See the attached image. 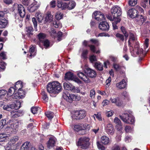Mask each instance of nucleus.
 <instances>
[{
	"instance_id": "4d7b16f0",
	"label": "nucleus",
	"mask_w": 150,
	"mask_h": 150,
	"mask_svg": "<svg viewBox=\"0 0 150 150\" xmlns=\"http://www.w3.org/2000/svg\"><path fill=\"white\" fill-rule=\"evenodd\" d=\"M113 68L116 71H118L120 69V66L119 64L116 63H113Z\"/></svg>"
},
{
	"instance_id": "e2e57ef3",
	"label": "nucleus",
	"mask_w": 150,
	"mask_h": 150,
	"mask_svg": "<svg viewBox=\"0 0 150 150\" xmlns=\"http://www.w3.org/2000/svg\"><path fill=\"white\" fill-rule=\"evenodd\" d=\"M89 59L92 63H93V62L97 60L96 56L94 55H92L90 56L89 57Z\"/></svg>"
},
{
	"instance_id": "f704fd0d",
	"label": "nucleus",
	"mask_w": 150,
	"mask_h": 150,
	"mask_svg": "<svg viewBox=\"0 0 150 150\" xmlns=\"http://www.w3.org/2000/svg\"><path fill=\"white\" fill-rule=\"evenodd\" d=\"M101 13L99 11H96L93 13L92 16L95 19L98 21L99 20L100 16Z\"/></svg>"
},
{
	"instance_id": "bf43d9fd",
	"label": "nucleus",
	"mask_w": 150,
	"mask_h": 150,
	"mask_svg": "<svg viewBox=\"0 0 150 150\" xmlns=\"http://www.w3.org/2000/svg\"><path fill=\"white\" fill-rule=\"evenodd\" d=\"M90 41L92 43L96 46H98L100 44L98 40L96 39H91Z\"/></svg>"
},
{
	"instance_id": "ddd939ff",
	"label": "nucleus",
	"mask_w": 150,
	"mask_h": 150,
	"mask_svg": "<svg viewBox=\"0 0 150 150\" xmlns=\"http://www.w3.org/2000/svg\"><path fill=\"white\" fill-rule=\"evenodd\" d=\"M33 2L28 8V10L30 12H33L40 6V5L38 4V2L34 0Z\"/></svg>"
},
{
	"instance_id": "774afa93",
	"label": "nucleus",
	"mask_w": 150,
	"mask_h": 150,
	"mask_svg": "<svg viewBox=\"0 0 150 150\" xmlns=\"http://www.w3.org/2000/svg\"><path fill=\"white\" fill-rule=\"evenodd\" d=\"M0 57L3 59H6V52H3L0 54Z\"/></svg>"
},
{
	"instance_id": "4c0bfd02",
	"label": "nucleus",
	"mask_w": 150,
	"mask_h": 150,
	"mask_svg": "<svg viewBox=\"0 0 150 150\" xmlns=\"http://www.w3.org/2000/svg\"><path fill=\"white\" fill-rule=\"evenodd\" d=\"M38 37L41 42H43L45 37V35L43 33H40L38 35Z\"/></svg>"
},
{
	"instance_id": "c756f323",
	"label": "nucleus",
	"mask_w": 150,
	"mask_h": 150,
	"mask_svg": "<svg viewBox=\"0 0 150 150\" xmlns=\"http://www.w3.org/2000/svg\"><path fill=\"white\" fill-rule=\"evenodd\" d=\"M30 144L28 142L24 143L21 146L20 150H29Z\"/></svg>"
},
{
	"instance_id": "e433bc0d",
	"label": "nucleus",
	"mask_w": 150,
	"mask_h": 150,
	"mask_svg": "<svg viewBox=\"0 0 150 150\" xmlns=\"http://www.w3.org/2000/svg\"><path fill=\"white\" fill-rule=\"evenodd\" d=\"M120 18H117L116 19H115L114 22L112 23V26L114 30L117 29L118 27L116 24L120 22Z\"/></svg>"
},
{
	"instance_id": "9b49d317",
	"label": "nucleus",
	"mask_w": 150,
	"mask_h": 150,
	"mask_svg": "<svg viewBox=\"0 0 150 150\" xmlns=\"http://www.w3.org/2000/svg\"><path fill=\"white\" fill-rule=\"evenodd\" d=\"M112 103L115 104L118 106H122L124 105L123 101L119 97H117L115 98H111L110 100Z\"/></svg>"
},
{
	"instance_id": "c9c22d12",
	"label": "nucleus",
	"mask_w": 150,
	"mask_h": 150,
	"mask_svg": "<svg viewBox=\"0 0 150 150\" xmlns=\"http://www.w3.org/2000/svg\"><path fill=\"white\" fill-rule=\"evenodd\" d=\"M101 13L99 11H96L93 13L92 16L95 19L98 21L99 20L100 16Z\"/></svg>"
},
{
	"instance_id": "9d476101",
	"label": "nucleus",
	"mask_w": 150,
	"mask_h": 150,
	"mask_svg": "<svg viewBox=\"0 0 150 150\" xmlns=\"http://www.w3.org/2000/svg\"><path fill=\"white\" fill-rule=\"evenodd\" d=\"M111 12L114 18H120V16L122 13L120 8L117 6H114L111 9Z\"/></svg>"
},
{
	"instance_id": "72a5a7b5",
	"label": "nucleus",
	"mask_w": 150,
	"mask_h": 150,
	"mask_svg": "<svg viewBox=\"0 0 150 150\" xmlns=\"http://www.w3.org/2000/svg\"><path fill=\"white\" fill-rule=\"evenodd\" d=\"M53 16L50 13H47L46 15L45 21L46 22H50L52 20Z\"/></svg>"
},
{
	"instance_id": "aec40b11",
	"label": "nucleus",
	"mask_w": 150,
	"mask_h": 150,
	"mask_svg": "<svg viewBox=\"0 0 150 150\" xmlns=\"http://www.w3.org/2000/svg\"><path fill=\"white\" fill-rule=\"evenodd\" d=\"M64 88L65 89L70 90L74 92H75L76 90V88L71 85L69 83L66 82L64 83L63 84Z\"/></svg>"
},
{
	"instance_id": "2eb2a0df",
	"label": "nucleus",
	"mask_w": 150,
	"mask_h": 150,
	"mask_svg": "<svg viewBox=\"0 0 150 150\" xmlns=\"http://www.w3.org/2000/svg\"><path fill=\"white\" fill-rule=\"evenodd\" d=\"M98 27L100 30L105 31H108L109 28L108 24L107 22L105 21L100 22Z\"/></svg>"
},
{
	"instance_id": "0e129e2a",
	"label": "nucleus",
	"mask_w": 150,
	"mask_h": 150,
	"mask_svg": "<svg viewBox=\"0 0 150 150\" xmlns=\"http://www.w3.org/2000/svg\"><path fill=\"white\" fill-rule=\"evenodd\" d=\"M114 122L116 124V125H119L121 124V122L120 120L117 117H115L114 120Z\"/></svg>"
},
{
	"instance_id": "3c124183",
	"label": "nucleus",
	"mask_w": 150,
	"mask_h": 150,
	"mask_svg": "<svg viewBox=\"0 0 150 150\" xmlns=\"http://www.w3.org/2000/svg\"><path fill=\"white\" fill-rule=\"evenodd\" d=\"M121 30L122 33L124 35L125 38L127 39L128 36V34L127 33L126 29L124 27L122 26L121 27Z\"/></svg>"
},
{
	"instance_id": "20e7f679",
	"label": "nucleus",
	"mask_w": 150,
	"mask_h": 150,
	"mask_svg": "<svg viewBox=\"0 0 150 150\" xmlns=\"http://www.w3.org/2000/svg\"><path fill=\"white\" fill-rule=\"evenodd\" d=\"M120 117L124 122L127 123L133 124L134 122V117L133 115L132 112L130 110L125 111Z\"/></svg>"
},
{
	"instance_id": "4be33fe9",
	"label": "nucleus",
	"mask_w": 150,
	"mask_h": 150,
	"mask_svg": "<svg viewBox=\"0 0 150 150\" xmlns=\"http://www.w3.org/2000/svg\"><path fill=\"white\" fill-rule=\"evenodd\" d=\"M136 19L137 23L140 25H142L146 20V18L141 15H138L136 17Z\"/></svg>"
},
{
	"instance_id": "5701e85b",
	"label": "nucleus",
	"mask_w": 150,
	"mask_h": 150,
	"mask_svg": "<svg viewBox=\"0 0 150 150\" xmlns=\"http://www.w3.org/2000/svg\"><path fill=\"white\" fill-rule=\"evenodd\" d=\"M25 33L28 37H31L33 34V27L31 26L26 27L25 30Z\"/></svg>"
},
{
	"instance_id": "a19ab883",
	"label": "nucleus",
	"mask_w": 150,
	"mask_h": 150,
	"mask_svg": "<svg viewBox=\"0 0 150 150\" xmlns=\"http://www.w3.org/2000/svg\"><path fill=\"white\" fill-rule=\"evenodd\" d=\"M53 26L55 28H62V24L59 21H54L53 22Z\"/></svg>"
},
{
	"instance_id": "dca6fc26",
	"label": "nucleus",
	"mask_w": 150,
	"mask_h": 150,
	"mask_svg": "<svg viewBox=\"0 0 150 150\" xmlns=\"http://www.w3.org/2000/svg\"><path fill=\"white\" fill-rule=\"evenodd\" d=\"M17 10L20 16L22 18L24 17L25 14V8L21 4L17 5Z\"/></svg>"
},
{
	"instance_id": "680f3d73",
	"label": "nucleus",
	"mask_w": 150,
	"mask_h": 150,
	"mask_svg": "<svg viewBox=\"0 0 150 150\" xmlns=\"http://www.w3.org/2000/svg\"><path fill=\"white\" fill-rule=\"evenodd\" d=\"M97 144L98 149L100 150H104L105 148L103 145L101 144L99 142H97Z\"/></svg>"
},
{
	"instance_id": "c03bdc74",
	"label": "nucleus",
	"mask_w": 150,
	"mask_h": 150,
	"mask_svg": "<svg viewBox=\"0 0 150 150\" xmlns=\"http://www.w3.org/2000/svg\"><path fill=\"white\" fill-rule=\"evenodd\" d=\"M122 96H123L125 99L128 101H129L130 100V98L128 94L126 91H124L122 93Z\"/></svg>"
},
{
	"instance_id": "1a4fd4ad",
	"label": "nucleus",
	"mask_w": 150,
	"mask_h": 150,
	"mask_svg": "<svg viewBox=\"0 0 150 150\" xmlns=\"http://www.w3.org/2000/svg\"><path fill=\"white\" fill-rule=\"evenodd\" d=\"M65 79L66 80H73L79 84H81L82 83L81 81L70 72H68L65 74Z\"/></svg>"
},
{
	"instance_id": "7c9ffc66",
	"label": "nucleus",
	"mask_w": 150,
	"mask_h": 150,
	"mask_svg": "<svg viewBox=\"0 0 150 150\" xmlns=\"http://www.w3.org/2000/svg\"><path fill=\"white\" fill-rule=\"evenodd\" d=\"M94 67L99 71H102L103 69V65L99 62H95L94 64Z\"/></svg>"
},
{
	"instance_id": "393cba45",
	"label": "nucleus",
	"mask_w": 150,
	"mask_h": 150,
	"mask_svg": "<svg viewBox=\"0 0 150 150\" xmlns=\"http://www.w3.org/2000/svg\"><path fill=\"white\" fill-rule=\"evenodd\" d=\"M23 86L22 82L21 81H18L16 83L14 88H15L16 91H17L21 90Z\"/></svg>"
},
{
	"instance_id": "6e6552de",
	"label": "nucleus",
	"mask_w": 150,
	"mask_h": 150,
	"mask_svg": "<svg viewBox=\"0 0 150 150\" xmlns=\"http://www.w3.org/2000/svg\"><path fill=\"white\" fill-rule=\"evenodd\" d=\"M86 116V112L84 110L75 111L71 117L73 119L79 120L85 117Z\"/></svg>"
},
{
	"instance_id": "39448f33",
	"label": "nucleus",
	"mask_w": 150,
	"mask_h": 150,
	"mask_svg": "<svg viewBox=\"0 0 150 150\" xmlns=\"http://www.w3.org/2000/svg\"><path fill=\"white\" fill-rule=\"evenodd\" d=\"M63 98L67 101L71 103L73 100L78 101L81 99L80 97L78 95L70 94L67 91L64 92L63 95Z\"/></svg>"
},
{
	"instance_id": "6ab92c4d",
	"label": "nucleus",
	"mask_w": 150,
	"mask_h": 150,
	"mask_svg": "<svg viewBox=\"0 0 150 150\" xmlns=\"http://www.w3.org/2000/svg\"><path fill=\"white\" fill-rule=\"evenodd\" d=\"M8 128H12L13 129H16L18 128L19 123L18 122H16L14 124L13 122L11 120H10L7 123Z\"/></svg>"
},
{
	"instance_id": "c85d7f7f",
	"label": "nucleus",
	"mask_w": 150,
	"mask_h": 150,
	"mask_svg": "<svg viewBox=\"0 0 150 150\" xmlns=\"http://www.w3.org/2000/svg\"><path fill=\"white\" fill-rule=\"evenodd\" d=\"M57 6L62 10H65L66 8H67V4L65 2H58L57 4Z\"/></svg>"
},
{
	"instance_id": "ea45409f",
	"label": "nucleus",
	"mask_w": 150,
	"mask_h": 150,
	"mask_svg": "<svg viewBox=\"0 0 150 150\" xmlns=\"http://www.w3.org/2000/svg\"><path fill=\"white\" fill-rule=\"evenodd\" d=\"M8 137L4 134H0V142H3L5 141L7 138Z\"/></svg>"
},
{
	"instance_id": "412c9836",
	"label": "nucleus",
	"mask_w": 150,
	"mask_h": 150,
	"mask_svg": "<svg viewBox=\"0 0 150 150\" xmlns=\"http://www.w3.org/2000/svg\"><path fill=\"white\" fill-rule=\"evenodd\" d=\"M127 13L129 15L130 17L133 18H136L138 14L137 11L134 8H131L129 10Z\"/></svg>"
},
{
	"instance_id": "69168bd1",
	"label": "nucleus",
	"mask_w": 150,
	"mask_h": 150,
	"mask_svg": "<svg viewBox=\"0 0 150 150\" xmlns=\"http://www.w3.org/2000/svg\"><path fill=\"white\" fill-rule=\"evenodd\" d=\"M7 91L4 90H0V95L1 97V99H2L4 96L6 95Z\"/></svg>"
},
{
	"instance_id": "2f4dec72",
	"label": "nucleus",
	"mask_w": 150,
	"mask_h": 150,
	"mask_svg": "<svg viewBox=\"0 0 150 150\" xmlns=\"http://www.w3.org/2000/svg\"><path fill=\"white\" fill-rule=\"evenodd\" d=\"M36 16L38 19V21L39 23H41L43 20V16L40 12H38L35 14Z\"/></svg>"
},
{
	"instance_id": "37998d69",
	"label": "nucleus",
	"mask_w": 150,
	"mask_h": 150,
	"mask_svg": "<svg viewBox=\"0 0 150 150\" xmlns=\"http://www.w3.org/2000/svg\"><path fill=\"white\" fill-rule=\"evenodd\" d=\"M63 16L62 13L58 11L57 12L55 17L57 19L60 20L62 18Z\"/></svg>"
},
{
	"instance_id": "a878e982",
	"label": "nucleus",
	"mask_w": 150,
	"mask_h": 150,
	"mask_svg": "<svg viewBox=\"0 0 150 150\" xmlns=\"http://www.w3.org/2000/svg\"><path fill=\"white\" fill-rule=\"evenodd\" d=\"M1 19L0 20V28H3L6 27L8 23V21L4 18Z\"/></svg>"
},
{
	"instance_id": "13d9d810",
	"label": "nucleus",
	"mask_w": 150,
	"mask_h": 150,
	"mask_svg": "<svg viewBox=\"0 0 150 150\" xmlns=\"http://www.w3.org/2000/svg\"><path fill=\"white\" fill-rule=\"evenodd\" d=\"M107 18L111 21H115V19H117V18H114L112 15L110 14H108L106 15Z\"/></svg>"
},
{
	"instance_id": "f3484780",
	"label": "nucleus",
	"mask_w": 150,
	"mask_h": 150,
	"mask_svg": "<svg viewBox=\"0 0 150 150\" xmlns=\"http://www.w3.org/2000/svg\"><path fill=\"white\" fill-rule=\"evenodd\" d=\"M106 133L109 135H112L114 133L115 129L113 125L110 124L107 125L105 128Z\"/></svg>"
},
{
	"instance_id": "49530a36",
	"label": "nucleus",
	"mask_w": 150,
	"mask_h": 150,
	"mask_svg": "<svg viewBox=\"0 0 150 150\" xmlns=\"http://www.w3.org/2000/svg\"><path fill=\"white\" fill-rule=\"evenodd\" d=\"M109 59L114 63L117 62H118L117 57L113 55H110L109 57Z\"/></svg>"
},
{
	"instance_id": "473e14b6",
	"label": "nucleus",
	"mask_w": 150,
	"mask_h": 150,
	"mask_svg": "<svg viewBox=\"0 0 150 150\" xmlns=\"http://www.w3.org/2000/svg\"><path fill=\"white\" fill-rule=\"evenodd\" d=\"M76 5L75 2L74 1H70L67 4V8L69 10H71L73 9Z\"/></svg>"
},
{
	"instance_id": "603ef678",
	"label": "nucleus",
	"mask_w": 150,
	"mask_h": 150,
	"mask_svg": "<svg viewBox=\"0 0 150 150\" xmlns=\"http://www.w3.org/2000/svg\"><path fill=\"white\" fill-rule=\"evenodd\" d=\"M18 92L19 94V96H21V98L25 97V92L24 91L23 89L19 90L17 91Z\"/></svg>"
},
{
	"instance_id": "f257e3e1",
	"label": "nucleus",
	"mask_w": 150,
	"mask_h": 150,
	"mask_svg": "<svg viewBox=\"0 0 150 150\" xmlns=\"http://www.w3.org/2000/svg\"><path fill=\"white\" fill-rule=\"evenodd\" d=\"M136 40L137 38L133 34L130 33L129 34V39L128 42V45H130L129 50L131 55L134 57H136L137 55L141 56L142 54L144 56H145L149 50V49H146L149 46V39L146 38L145 40L144 44V47L145 48L144 52L143 51V49L139 47V43L138 42H135L134 47L130 46Z\"/></svg>"
},
{
	"instance_id": "052dcab7",
	"label": "nucleus",
	"mask_w": 150,
	"mask_h": 150,
	"mask_svg": "<svg viewBox=\"0 0 150 150\" xmlns=\"http://www.w3.org/2000/svg\"><path fill=\"white\" fill-rule=\"evenodd\" d=\"M12 97V98H13L14 99H20L21 98V96H19V94L18 92L13 94Z\"/></svg>"
},
{
	"instance_id": "5fc2aeb1",
	"label": "nucleus",
	"mask_w": 150,
	"mask_h": 150,
	"mask_svg": "<svg viewBox=\"0 0 150 150\" xmlns=\"http://www.w3.org/2000/svg\"><path fill=\"white\" fill-rule=\"evenodd\" d=\"M125 130L126 132H130L133 131V128L129 126H126L125 127Z\"/></svg>"
},
{
	"instance_id": "f03ea898",
	"label": "nucleus",
	"mask_w": 150,
	"mask_h": 150,
	"mask_svg": "<svg viewBox=\"0 0 150 150\" xmlns=\"http://www.w3.org/2000/svg\"><path fill=\"white\" fill-rule=\"evenodd\" d=\"M93 78L95 77L96 75L95 71L89 68H86L84 72L79 71L77 74L78 76L83 80L85 82L88 83L90 82V80L88 76Z\"/></svg>"
},
{
	"instance_id": "8fccbe9b",
	"label": "nucleus",
	"mask_w": 150,
	"mask_h": 150,
	"mask_svg": "<svg viewBox=\"0 0 150 150\" xmlns=\"http://www.w3.org/2000/svg\"><path fill=\"white\" fill-rule=\"evenodd\" d=\"M88 53V50H84L81 54V57L84 59L87 58V55Z\"/></svg>"
},
{
	"instance_id": "864d4df0",
	"label": "nucleus",
	"mask_w": 150,
	"mask_h": 150,
	"mask_svg": "<svg viewBox=\"0 0 150 150\" xmlns=\"http://www.w3.org/2000/svg\"><path fill=\"white\" fill-rule=\"evenodd\" d=\"M137 3V0H129L128 1L129 4L130 6H135Z\"/></svg>"
},
{
	"instance_id": "338daca9",
	"label": "nucleus",
	"mask_w": 150,
	"mask_h": 150,
	"mask_svg": "<svg viewBox=\"0 0 150 150\" xmlns=\"http://www.w3.org/2000/svg\"><path fill=\"white\" fill-rule=\"evenodd\" d=\"M111 77L110 76H109L108 79H107L106 81V87H108L110 85V82L111 81Z\"/></svg>"
},
{
	"instance_id": "4468645a",
	"label": "nucleus",
	"mask_w": 150,
	"mask_h": 150,
	"mask_svg": "<svg viewBox=\"0 0 150 150\" xmlns=\"http://www.w3.org/2000/svg\"><path fill=\"white\" fill-rule=\"evenodd\" d=\"M56 141V138L53 136H51L47 143V147L49 148L53 147L55 146Z\"/></svg>"
},
{
	"instance_id": "b1692460",
	"label": "nucleus",
	"mask_w": 150,
	"mask_h": 150,
	"mask_svg": "<svg viewBox=\"0 0 150 150\" xmlns=\"http://www.w3.org/2000/svg\"><path fill=\"white\" fill-rule=\"evenodd\" d=\"M127 85V83L124 79L116 84V87L118 88L122 89L125 88Z\"/></svg>"
},
{
	"instance_id": "423d86ee",
	"label": "nucleus",
	"mask_w": 150,
	"mask_h": 150,
	"mask_svg": "<svg viewBox=\"0 0 150 150\" xmlns=\"http://www.w3.org/2000/svg\"><path fill=\"white\" fill-rule=\"evenodd\" d=\"M21 103L18 100H15L11 104H8L4 105L3 107V109L7 111H11L12 110L15 109H18L20 107Z\"/></svg>"
},
{
	"instance_id": "79ce46f5",
	"label": "nucleus",
	"mask_w": 150,
	"mask_h": 150,
	"mask_svg": "<svg viewBox=\"0 0 150 150\" xmlns=\"http://www.w3.org/2000/svg\"><path fill=\"white\" fill-rule=\"evenodd\" d=\"M42 98L44 102H47L48 98L45 92L44 91L42 92Z\"/></svg>"
},
{
	"instance_id": "7ed1b4c3",
	"label": "nucleus",
	"mask_w": 150,
	"mask_h": 150,
	"mask_svg": "<svg viewBox=\"0 0 150 150\" xmlns=\"http://www.w3.org/2000/svg\"><path fill=\"white\" fill-rule=\"evenodd\" d=\"M47 91L50 93H58L62 89L61 84L57 81H54L48 83L47 86Z\"/></svg>"
},
{
	"instance_id": "58836bf2",
	"label": "nucleus",
	"mask_w": 150,
	"mask_h": 150,
	"mask_svg": "<svg viewBox=\"0 0 150 150\" xmlns=\"http://www.w3.org/2000/svg\"><path fill=\"white\" fill-rule=\"evenodd\" d=\"M45 114L50 120L52 119L54 117V113L52 112H47L45 113Z\"/></svg>"
},
{
	"instance_id": "a18cd8bd",
	"label": "nucleus",
	"mask_w": 150,
	"mask_h": 150,
	"mask_svg": "<svg viewBox=\"0 0 150 150\" xmlns=\"http://www.w3.org/2000/svg\"><path fill=\"white\" fill-rule=\"evenodd\" d=\"M40 109V108L39 107H33L31 108V112L34 114L37 113L38 111Z\"/></svg>"
},
{
	"instance_id": "6e6d98bb",
	"label": "nucleus",
	"mask_w": 150,
	"mask_h": 150,
	"mask_svg": "<svg viewBox=\"0 0 150 150\" xmlns=\"http://www.w3.org/2000/svg\"><path fill=\"white\" fill-rule=\"evenodd\" d=\"M43 42L44 46L46 48H48L50 46V42L47 40H44Z\"/></svg>"
},
{
	"instance_id": "de8ad7c7",
	"label": "nucleus",
	"mask_w": 150,
	"mask_h": 150,
	"mask_svg": "<svg viewBox=\"0 0 150 150\" xmlns=\"http://www.w3.org/2000/svg\"><path fill=\"white\" fill-rule=\"evenodd\" d=\"M6 65V64L4 62H0V71L4 70Z\"/></svg>"
},
{
	"instance_id": "09e8293b",
	"label": "nucleus",
	"mask_w": 150,
	"mask_h": 150,
	"mask_svg": "<svg viewBox=\"0 0 150 150\" xmlns=\"http://www.w3.org/2000/svg\"><path fill=\"white\" fill-rule=\"evenodd\" d=\"M89 127H89V126L84 127V129H83L81 130L79 132V134H80L82 135L85 134L86 133V129H88Z\"/></svg>"
},
{
	"instance_id": "bb28decb",
	"label": "nucleus",
	"mask_w": 150,
	"mask_h": 150,
	"mask_svg": "<svg viewBox=\"0 0 150 150\" xmlns=\"http://www.w3.org/2000/svg\"><path fill=\"white\" fill-rule=\"evenodd\" d=\"M100 141L102 143L106 145L109 143L110 140L108 137L103 136L101 138Z\"/></svg>"
},
{
	"instance_id": "cd10ccee",
	"label": "nucleus",
	"mask_w": 150,
	"mask_h": 150,
	"mask_svg": "<svg viewBox=\"0 0 150 150\" xmlns=\"http://www.w3.org/2000/svg\"><path fill=\"white\" fill-rule=\"evenodd\" d=\"M29 52L30 53V55L29 56V58H31L32 56L34 57L36 55L35 46L32 45L29 49Z\"/></svg>"
},
{
	"instance_id": "0eeeda50",
	"label": "nucleus",
	"mask_w": 150,
	"mask_h": 150,
	"mask_svg": "<svg viewBox=\"0 0 150 150\" xmlns=\"http://www.w3.org/2000/svg\"><path fill=\"white\" fill-rule=\"evenodd\" d=\"M89 139L88 137H83L79 139L77 145L78 146H81L83 149L88 148L89 146Z\"/></svg>"
},
{
	"instance_id": "f8f14e48",
	"label": "nucleus",
	"mask_w": 150,
	"mask_h": 150,
	"mask_svg": "<svg viewBox=\"0 0 150 150\" xmlns=\"http://www.w3.org/2000/svg\"><path fill=\"white\" fill-rule=\"evenodd\" d=\"M16 91L15 88L14 87H11L9 89L8 92L7 94L6 98H5L4 101H8L12 100V97L13 96V94Z\"/></svg>"
},
{
	"instance_id": "a211bd4d",
	"label": "nucleus",
	"mask_w": 150,
	"mask_h": 150,
	"mask_svg": "<svg viewBox=\"0 0 150 150\" xmlns=\"http://www.w3.org/2000/svg\"><path fill=\"white\" fill-rule=\"evenodd\" d=\"M88 126L90 127V125L87 124L76 125L74 126V129L75 131L79 132L81 130L84 129V127Z\"/></svg>"
}]
</instances>
